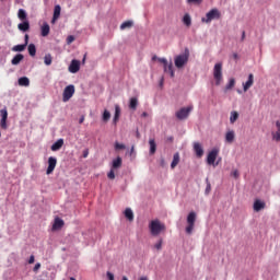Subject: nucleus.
Masks as SVG:
<instances>
[{"mask_svg":"<svg viewBox=\"0 0 280 280\" xmlns=\"http://www.w3.org/2000/svg\"><path fill=\"white\" fill-rule=\"evenodd\" d=\"M149 230L151 235H153V237H156V235H161L162 231H165V224L161 223V221L159 220H153L149 224Z\"/></svg>","mask_w":280,"mask_h":280,"instance_id":"f257e3e1","label":"nucleus"},{"mask_svg":"<svg viewBox=\"0 0 280 280\" xmlns=\"http://www.w3.org/2000/svg\"><path fill=\"white\" fill-rule=\"evenodd\" d=\"M189 62V48H185L184 54L177 55L175 57V67L177 69H183L185 65Z\"/></svg>","mask_w":280,"mask_h":280,"instance_id":"f03ea898","label":"nucleus"},{"mask_svg":"<svg viewBox=\"0 0 280 280\" xmlns=\"http://www.w3.org/2000/svg\"><path fill=\"white\" fill-rule=\"evenodd\" d=\"M213 78L215 80V85L220 86V84H222V62H218L214 65L213 68Z\"/></svg>","mask_w":280,"mask_h":280,"instance_id":"7ed1b4c3","label":"nucleus"},{"mask_svg":"<svg viewBox=\"0 0 280 280\" xmlns=\"http://www.w3.org/2000/svg\"><path fill=\"white\" fill-rule=\"evenodd\" d=\"M222 14L220 13V10L218 9H211L207 14L206 18L201 19L202 23H211L215 19H220Z\"/></svg>","mask_w":280,"mask_h":280,"instance_id":"20e7f679","label":"nucleus"},{"mask_svg":"<svg viewBox=\"0 0 280 280\" xmlns=\"http://www.w3.org/2000/svg\"><path fill=\"white\" fill-rule=\"evenodd\" d=\"M121 165H122V160L120 156L113 160L112 168H110L109 173L107 174V177L110 180H114V178H115V170H119V167H121Z\"/></svg>","mask_w":280,"mask_h":280,"instance_id":"39448f33","label":"nucleus"},{"mask_svg":"<svg viewBox=\"0 0 280 280\" xmlns=\"http://www.w3.org/2000/svg\"><path fill=\"white\" fill-rule=\"evenodd\" d=\"M187 224L188 226H186V233L191 235V233H194V226H196V212H189L187 217Z\"/></svg>","mask_w":280,"mask_h":280,"instance_id":"423d86ee","label":"nucleus"},{"mask_svg":"<svg viewBox=\"0 0 280 280\" xmlns=\"http://www.w3.org/2000/svg\"><path fill=\"white\" fill-rule=\"evenodd\" d=\"M75 93V86L73 84H70L65 88L62 93V102H69L73 97Z\"/></svg>","mask_w":280,"mask_h":280,"instance_id":"0eeeda50","label":"nucleus"},{"mask_svg":"<svg viewBox=\"0 0 280 280\" xmlns=\"http://www.w3.org/2000/svg\"><path fill=\"white\" fill-rule=\"evenodd\" d=\"M191 110H194V106L184 107L176 112L175 116L179 120L187 119Z\"/></svg>","mask_w":280,"mask_h":280,"instance_id":"6e6552de","label":"nucleus"},{"mask_svg":"<svg viewBox=\"0 0 280 280\" xmlns=\"http://www.w3.org/2000/svg\"><path fill=\"white\" fill-rule=\"evenodd\" d=\"M0 128H2V130H8V108L4 107L0 110Z\"/></svg>","mask_w":280,"mask_h":280,"instance_id":"1a4fd4ad","label":"nucleus"},{"mask_svg":"<svg viewBox=\"0 0 280 280\" xmlns=\"http://www.w3.org/2000/svg\"><path fill=\"white\" fill-rule=\"evenodd\" d=\"M218 154H220L219 149H212L207 156L208 165H215V160L218 159Z\"/></svg>","mask_w":280,"mask_h":280,"instance_id":"9d476101","label":"nucleus"},{"mask_svg":"<svg viewBox=\"0 0 280 280\" xmlns=\"http://www.w3.org/2000/svg\"><path fill=\"white\" fill-rule=\"evenodd\" d=\"M56 165H58V160L54 156L48 158V167L46 170L47 176H49V174H54Z\"/></svg>","mask_w":280,"mask_h":280,"instance_id":"9b49d317","label":"nucleus"},{"mask_svg":"<svg viewBox=\"0 0 280 280\" xmlns=\"http://www.w3.org/2000/svg\"><path fill=\"white\" fill-rule=\"evenodd\" d=\"M194 152L198 159H202L205 155V149H202V144H200V142L194 143Z\"/></svg>","mask_w":280,"mask_h":280,"instance_id":"f8f14e48","label":"nucleus"},{"mask_svg":"<svg viewBox=\"0 0 280 280\" xmlns=\"http://www.w3.org/2000/svg\"><path fill=\"white\" fill-rule=\"evenodd\" d=\"M70 73H78L80 71V60L73 59L68 68Z\"/></svg>","mask_w":280,"mask_h":280,"instance_id":"ddd939ff","label":"nucleus"},{"mask_svg":"<svg viewBox=\"0 0 280 280\" xmlns=\"http://www.w3.org/2000/svg\"><path fill=\"white\" fill-rule=\"evenodd\" d=\"M253 209L256 213H259V211L266 209V202L261 201L260 199H256L254 201Z\"/></svg>","mask_w":280,"mask_h":280,"instance_id":"4468645a","label":"nucleus"},{"mask_svg":"<svg viewBox=\"0 0 280 280\" xmlns=\"http://www.w3.org/2000/svg\"><path fill=\"white\" fill-rule=\"evenodd\" d=\"M253 84H255V75H253V73H250L248 75V80L243 83V91L246 93V91H248V89H250V86H253Z\"/></svg>","mask_w":280,"mask_h":280,"instance_id":"2eb2a0df","label":"nucleus"},{"mask_svg":"<svg viewBox=\"0 0 280 280\" xmlns=\"http://www.w3.org/2000/svg\"><path fill=\"white\" fill-rule=\"evenodd\" d=\"M24 58L25 56H23V54H18L12 58L11 65L16 67L18 65H21V62H23Z\"/></svg>","mask_w":280,"mask_h":280,"instance_id":"dca6fc26","label":"nucleus"},{"mask_svg":"<svg viewBox=\"0 0 280 280\" xmlns=\"http://www.w3.org/2000/svg\"><path fill=\"white\" fill-rule=\"evenodd\" d=\"M62 145H65V140L63 139H59L57 140L51 147L50 150L52 152H58V150H60L62 148Z\"/></svg>","mask_w":280,"mask_h":280,"instance_id":"f3484780","label":"nucleus"},{"mask_svg":"<svg viewBox=\"0 0 280 280\" xmlns=\"http://www.w3.org/2000/svg\"><path fill=\"white\" fill-rule=\"evenodd\" d=\"M65 226V221L60 218H56L52 224V231H58Z\"/></svg>","mask_w":280,"mask_h":280,"instance_id":"a211bd4d","label":"nucleus"},{"mask_svg":"<svg viewBox=\"0 0 280 280\" xmlns=\"http://www.w3.org/2000/svg\"><path fill=\"white\" fill-rule=\"evenodd\" d=\"M119 117H121V107L119 105H115V115L113 119V124L117 126V121H119Z\"/></svg>","mask_w":280,"mask_h":280,"instance_id":"6ab92c4d","label":"nucleus"},{"mask_svg":"<svg viewBox=\"0 0 280 280\" xmlns=\"http://www.w3.org/2000/svg\"><path fill=\"white\" fill-rule=\"evenodd\" d=\"M180 163V153L177 152L173 155V161L171 163V168L175 170L176 166Z\"/></svg>","mask_w":280,"mask_h":280,"instance_id":"aec40b11","label":"nucleus"},{"mask_svg":"<svg viewBox=\"0 0 280 280\" xmlns=\"http://www.w3.org/2000/svg\"><path fill=\"white\" fill-rule=\"evenodd\" d=\"M18 30H20V32H30V21L25 20L23 23H20Z\"/></svg>","mask_w":280,"mask_h":280,"instance_id":"412c9836","label":"nucleus"},{"mask_svg":"<svg viewBox=\"0 0 280 280\" xmlns=\"http://www.w3.org/2000/svg\"><path fill=\"white\" fill-rule=\"evenodd\" d=\"M60 4H57L54 9V15H52V20L51 23H56V21H58V19H60Z\"/></svg>","mask_w":280,"mask_h":280,"instance_id":"4be33fe9","label":"nucleus"},{"mask_svg":"<svg viewBox=\"0 0 280 280\" xmlns=\"http://www.w3.org/2000/svg\"><path fill=\"white\" fill-rule=\"evenodd\" d=\"M225 141L226 143H233L235 141V131L230 130L225 133Z\"/></svg>","mask_w":280,"mask_h":280,"instance_id":"5701e85b","label":"nucleus"},{"mask_svg":"<svg viewBox=\"0 0 280 280\" xmlns=\"http://www.w3.org/2000/svg\"><path fill=\"white\" fill-rule=\"evenodd\" d=\"M182 21L185 26L191 27V15L189 13H185Z\"/></svg>","mask_w":280,"mask_h":280,"instance_id":"b1692460","label":"nucleus"},{"mask_svg":"<svg viewBox=\"0 0 280 280\" xmlns=\"http://www.w3.org/2000/svg\"><path fill=\"white\" fill-rule=\"evenodd\" d=\"M19 86H30V78L27 77H21L18 80Z\"/></svg>","mask_w":280,"mask_h":280,"instance_id":"393cba45","label":"nucleus"},{"mask_svg":"<svg viewBox=\"0 0 280 280\" xmlns=\"http://www.w3.org/2000/svg\"><path fill=\"white\" fill-rule=\"evenodd\" d=\"M125 218H127V220H129V222H132V220H135V213L132 212V209L127 208L125 210Z\"/></svg>","mask_w":280,"mask_h":280,"instance_id":"a878e982","label":"nucleus"},{"mask_svg":"<svg viewBox=\"0 0 280 280\" xmlns=\"http://www.w3.org/2000/svg\"><path fill=\"white\" fill-rule=\"evenodd\" d=\"M137 106H139V101L137 100V97H131L129 108H131V110H137Z\"/></svg>","mask_w":280,"mask_h":280,"instance_id":"bb28decb","label":"nucleus"},{"mask_svg":"<svg viewBox=\"0 0 280 280\" xmlns=\"http://www.w3.org/2000/svg\"><path fill=\"white\" fill-rule=\"evenodd\" d=\"M149 145H150V154H155L156 153V141H154V139H150Z\"/></svg>","mask_w":280,"mask_h":280,"instance_id":"cd10ccee","label":"nucleus"},{"mask_svg":"<svg viewBox=\"0 0 280 280\" xmlns=\"http://www.w3.org/2000/svg\"><path fill=\"white\" fill-rule=\"evenodd\" d=\"M18 18L20 19V21H27V12H25V10L20 9L18 11Z\"/></svg>","mask_w":280,"mask_h":280,"instance_id":"c85d7f7f","label":"nucleus"},{"mask_svg":"<svg viewBox=\"0 0 280 280\" xmlns=\"http://www.w3.org/2000/svg\"><path fill=\"white\" fill-rule=\"evenodd\" d=\"M237 119H240V113L231 112L230 122L235 124L237 121Z\"/></svg>","mask_w":280,"mask_h":280,"instance_id":"c756f323","label":"nucleus"},{"mask_svg":"<svg viewBox=\"0 0 280 280\" xmlns=\"http://www.w3.org/2000/svg\"><path fill=\"white\" fill-rule=\"evenodd\" d=\"M49 24L44 23V25L42 26V36H49Z\"/></svg>","mask_w":280,"mask_h":280,"instance_id":"7c9ffc66","label":"nucleus"},{"mask_svg":"<svg viewBox=\"0 0 280 280\" xmlns=\"http://www.w3.org/2000/svg\"><path fill=\"white\" fill-rule=\"evenodd\" d=\"M135 23L132 21H126L120 25V30H130Z\"/></svg>","mask_w":280,"mask_h":280,"instance_id":"2f4dec72","label":"nucleus"},{"mask_svg":"<svg viewBox=\"0 0 280 280\" xmlns=\"http://www.w3.org/2000/svg\"><path fill=\"white\" fill-rule=\"evenodd\" d=\"M54 58L51 57V54H47L44 57V63L46 65V67H49L52 62Z\"/></svg>","mask_w":280,"mask_h":280,"instance_id":"473e14b6","label":"nucleus"},{"mask_svg":"<svg viewBox=\"0 0 280 280\" xmlns=\"http://www.w3.org/2000/svg\"><path fill=\"white\" fill-rule=\"evenodd\" d=\"M165 73H170L171 78H174V66L171 63H166V70H164Z\"/></svg>","mask_w":280,"mask_h":280,"instance_id":"72a5a7b5","label":"nucleus"},{"mask_svg":"<svg viewBox=\"0 0 280 280\" xmlns=\"http://www.w3.org/2000/svg\"><path fill=\"white\" fill-rule=\"evenodd\" d=\"M25 47H27V46H25L24 44L15 45L12 47V51H19V52L25 51Z\"/></svg>","mask_w":280,"mask_h":280,"instance_id":"f704fd0d","label":"nucleus"},{"mask_svg":"<svg viewBox=\"0 0 280 280\" xmlns=\"http://www.w3.org/2000/svg\"><path fill=\"white\" fill-rule=\"evenodd\" d=\"M28 54L32 57L36 56V45H34V44L28 45Z\"/></svg>","mask_w":280,"mask_h":280,"instance_id":"c9c22d12","label":"nucleus"},{"mask_svg":"<svg viewBox=\"0 0 280 280\" xmlns=\"http://www.w3.org/2000/svg\"><path fill=\"white\" fill-rule=\"evenodd\" d=\"M235 86V79H230L229 83L225 85V91H231Z\"/></svg>","mask_w":280,"mask_h":280,"instance_id":"e433bc0d","label":"nucleus"},{"mask_svg":"<svg viewBox=\"0 0 280 280\" xmlns=\"http://www.w3.org/2000/svg\"><path fill=\"white\" fill-rule=\"evenodd\" d=\"M272 139L273 141H277V143H279L280 141V131H276V132H272Z\"/></svg>","mask_w":280,"mask_h":280,"instance_id":"4c0bfd02","label":"nucleus"},{"mask_svg":"<svg viewBox=\"0 0 280 280\" xmlns=\"http://www.w3.org/2000/svg\"><path fill=\"white\" fill-rule=\"evenodd\" d=\"M156 250H161L163 248V238H160L159 242L154 245Z\"/></svg>","mask_w":280,"mask_h":280,"instance_id":"58836bf2","label":"nucleus"},{"mask_svg":"<svg viewBox=\"0 0 280 280\" xmlns=\"http://www.w3.org/2000/svg\"><path fill=\"white\" fill-rule=\"evenodd\" d=\"M159 62L164 65V71H167V59L165 58H158Z\"/></svg>","mask_w":280,"mask_h":280,"instance_id":"ea45409f","label":"nucleus"},{"mask_svg":"<svg viewBox=\"0 0 280 280\" xmlns=\"http://www.w3.org/2000/svg\"><path fill=\"white\" fill-rule=\"evenodd\" d=\"M115 150H126V144L115 142Z\"/></svg>","mask_w":280,"mask_h":280,"instance_id":"a19ab883","label":"nucleus"},{"mask_svg":"<svg viewBox=\"0 0 280 280\" xmlns=\"http://www.w3.org/2000/svg\"><path fill=\"white\" fill-rule=\"evenodd\" d=\"M206 196H209L211 194V183H209V179H207V187H206Z\"/></svg>","mask_w":280,"mask_h":280,"instance_id":"79ce46f5","label":"nucleus"},{"mask_svg":"<svg viewBox=\"0 0 280 280\" xmlns=\"http://www.w3.org/2000/svg\"><path fill=\"white\" fill-rule=\"evenodd\" d=\"M73 40H75V37L73 35H69L67 37V45H71V43H73Z\"/></svg>","mask_w":280,"mask_h":280,"instance_id":"37998d69","label":"nucleus"},{"mask_svg":"<svg viewBox=\"0 0 280 280\" xmlns=\"http://www.w3.org/2000/svg\"><path fill=\"white\" fill-rule=\"evenodd\" d=\"M28 44H30V35L25 34V36H24V45H25V47H27Z\"/></svg>","mask_w":280,"mask_h":280,"instance_id":"c03bdc74","label":"nucleus"},{"mask_svg":"<svg viewBox=\"0 0 280 280\" xmlns=\"http://www.w3.org/2000/svg\"><path fill=\"white\" fill-rule=\"evenodd\" d=\"M38 270H40V262H37L34 268H33V272H38Z\"/></svg>","mask_w":280,"mask_h":280,"instance_id":"a18cd8bd","label":"nucleus"},{"mask_svg":"<svg viewBox=\"0 0 280 280\" xmlns=\"http://www.w3.org/2000/svg\"><path fill=\"white\" fill-rule=\"evenodd\" d=\"M106 277H107L108 280H115V275H113L110 272H107Z\"/></svg>","mask_w":280,"mask_h":280,"instance_id":"49530a36","label":"nucleus"},{"mask_svg":"<svg viewBox=\"0 0 280 280\" xmlns=\"http://www.w3.org/2000/svg\"><path fill=\"white\" fill-rule=\"evenodd\" d=\"M232 176H234V178H240V172H237V170L233 171Z\"/></svg>","mask_w":280,"mask_h":280,"instance_id":"de8ad7c7","label":"nucleus"},{"mask_svg":"<svg viewBox=\"0 0 280 280\" xmlns=\"http://www.w3.org/2000/svg\"><path fill=\"white\" fill-rule=\"evenodd\" d=\"M34 261H36V258L34 257V255H31L28 259V264H34Z\"/></svg>","mask_w":280,"mask_h":280,"instance_id":"09e8293b","label":"nucleus"},{"mask_svg":"<svg viewBox=\"0 0 280 280\" xmlns=\"http://www.w3.org/2000/svg\"><path fill=\"white\" fill-rule=\"evenodd\" d=\"M188 3H202V0H187Z\"/></svg>","mask_w":280,"mask_h":280,"instance_id":"8fccbe9b","label":"nucleus"},{"mask_svg":"<svg viewBox=\"0 0 280 280\" xmlns=\"http://www.w3.org/2000/svg\"><path fill=\"white\" fill-rule=\"evenodd\" d=\"M86 156H89V149H85L83 151V159H86Z\"/></svg>","mask_w":280,"mask_h":280,"instance_id":"3c124183","label":"nucleus"},{"mask_svg":"<svg viewBox=\"0 0 280 280\" xmlns=\"http://www.w3.org/2000/svg\"><path fill=\"white\" fill-rule=\"evenodd\" d=\"M132 154H135V145L131 147L129 155L132 156Z\"/></svg>","mask_w":280,"mask_h":280,"instance_id":"603ef678","label":"nucleus"},{"mask_svg":"<svg viewBox=\"0 0 280 280\" xmlns=\"http://www.w3.org/2000/svg\"><path fill=\"white\" fill-rule=\"evenodd\" d=\"M103 121H106V109L103 110Z\"/></svg>","mask_w":280,"mask_h":280,"instance_id":"864d4df0","label":"nucleus"},{"mask_svg":"<svg viewBox=\"0 0 280 280\" xmlns=\"http://www.w3.org/2000/svg\"><path fill=\"white\" fill-rule=\"evenodd\" d=\"M136 137L137 139H141V133L139 132V130L136 131Z\"/></svg>","mask_w":280,"mask_h":280,"instance_id":"5fc2aeb1","label":"nucleus"},{"mask_svg":"<svg viewBox=\"0 0 280 280\" xmlns=\"http://www.w3.org/2000/svg\"><path fill=\"white\" fill-rule=\"evenodd\" d=\"M276 127H277L278 130L280 131V121H279V120L276 121Z\"/></svg>","mask_w":280,"mask_h":280,"instance_id":"6e6d98bb","label":"nucleus"},{"mask_svg":"<svg viewBox=\"0 0 280 280\" xmlns=\"http://www.w3.org/2000/svg\"><path fill=\"white\" fill-rule=\"evenodd\" d=\"M79 124H84V116H81V118L79 119Z\"/></svg>","mask_w":280,"mask_h":280,"instance_id":"4d7b16f0","label":"nucleus"},{"mask_svg":"<svg viewBox=\"0 0 280 280\" xmlns=\"http://www.w3.org/2000/svg\"><path fill=\"white\" fill-rule=\"evenodd\" d=\"M110 119V114L109 112H106V120L108 121Z\"/></svg>","mask_w":280,"mask_h":280,"instance_id":"13d9d810","label":"nucleus"},{"mask_svg":"<svg viewBox=\"0 0 280 280\" xmlns=\"http://www.w3.org/2000/svg\"><path fill=\"white\" fill-rule=\"evenodd\" d=\"M244 38H246V32L245 31H243V33H242V40H244Z\"/></svg>","mask_w":280,"mask_h":280,"instance_id":"bf43d9fd","label":"nucleus"},{"mask_svg":"<svg viewBox=\"0 0 280 280\" xmlns=\"http://www.w3.org/2000/svg\"><path fill=\"white\" fill-rule=\"evenodd\" d=\"M139 280H150V279H148V277L143 276V277H140Z\"/></svg>","mask_w":280,"mask_h":280,"instance_id":"052dcab7","label":"nucleus"},{"mask_svg":"<svg viewBox=\"0 0 280 280\" xmlns=\"http://www.w3.org/2000/svg\"><path fill=\"white\" fill-rule=\"evenodd\" d=\"M86 62V55L83 56L82 63Z\"/></svg>","mask_w":280,"mask_h":280,"instance_id":"680f3d73","label":"nucleus"},{"mask_svg":"<svg viewBox=\"0 0 280 280\" xmlns=\"http://www.w3.org/2000/svg\"><path fill=\"white\" fill-rule=\"evenodd\" d=\"M167 141H171V142L174 141V137H172V136L168 137V138H167Z\"/></svg>","mask_w":280,"mask_h":280,"instance_id":"e2e57ef3","label":"nucleus"},{"mask_svg":"<svg viewBox=\"0 0 280 280\" xmlns=\"http://www.w3.org/2000/svg\"><path fill=\"white\" fill-rule=\"evenodd\" d=\"M142 117H148V113L147 112L142 113Z\"/></svg>","mask_w":280,"mask_h":280,"instance_id":"0e129e2a","label":"nucleus"},{"mask_svg":"<svg viewBox=\"0 0 280 280\" xmlns=\"http://www.w3.org/2000/svg\"><path fill=\"white\" fill-rule=\"evenodd\" d=\"M152 60H159V58L156 56H153Z\"/></svg>","mask_w":280,"mask_h":280,"instance_id":"69168bd1","label":"nucleus"},{"mask_svg":"<svg viewBox=\"0 0 280 280\" xmlns=\"http://www.w3.org/2000/svg\"><path fill=\"white\" fill-rule=\"evenodd\" d=\"M122 280H128V277L124 276V277H122Z\"/></svg>","mask_w":280,"mask_h":280,"instance_id":"338daca9","label":"nucleus"},{"mask_svg":"<svg viewBox=\"0 0 280 280\" xmlns=\"http://www.w3.org/2000/svg\"><path fill=\"white\" fill-rule=\"evenodd\" d=\"M70 280H75V278H70Z\"/></svg>","mask_w":280,"mask_h":280,"instance_id":"774afa93","label":"nucleus"}]
</instances>
